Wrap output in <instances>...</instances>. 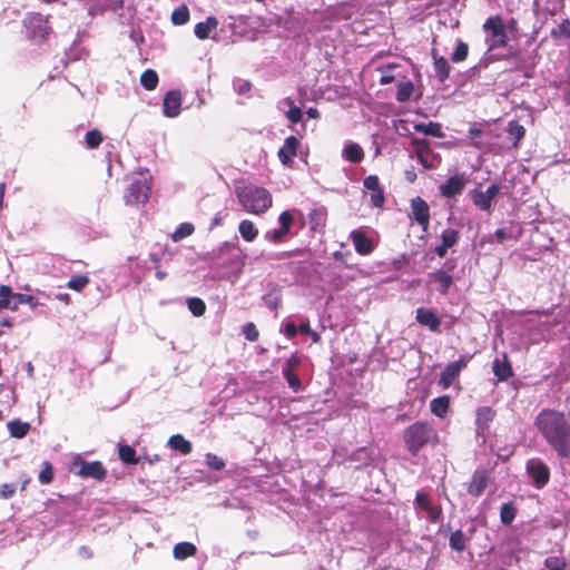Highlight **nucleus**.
Here are the masks:
<instances>
[{"label": "nucleus", "instance_id": "f257e3e1", "mask_svg": "<svg viewBox=\"0 0 570 570\" xmlns=\"http://www.w3.org/2000/svg\"><path fill=\"white\" fill-rule=\"evenodd\" d=\"M534 425L559 459H570V413L543 409Z\"/></svg>", "mask_w": 570, "mask_h": 570}, {"label": "nucleus", "instance_id": "f03ea898", "mask_svg": "<svg viewBox=\"0 0 570 570\" xmlns=\"http://www.w3.org/2000/svg\"><path fill=\"white\" fill-rule=\"evenodd\" d=\"M246 255L239 247L238 237L224 242L218 247L205 253L203 261L215 264L219 267L242 269L245 265Z\"/></svg>", "mask_w": 570, "mask_h": 570}, {"label": "nucleus", "instance_id": "7ed1b4c3", "mask_svg": "<svg viewBox=\"0 0 570 570\" xmlns=\"http://www.w3.org/2000/svg\"><path fill=\"white\" fill-rule=\"evenodd\" d=\"M235 194L244 209L249 213L262 214L272 206V196L264 187L238 186L235 188Z\"/></svg>", "mask_w": 570, "mask_h": 570}, {"label": "nucleus", "instance_id": "20e7f679", "mask_svg": "<svg viewBox=\"0 0 570 570\" xmlns=\"http://www.w3.org/2000/svg\"><path fill=\"white\" fill-rule=\"evenodd\" d=\"M485 32V43L488 46L485 60L488 62L498 61L504 58V56L489 53L498 48L505 47L508 43V35L505 31L504 22L501 16L489 17L483 26Z\"/></svg>", "mask_w": 570, "mask_h": 570}, {"label": "nucleus", "instance_id": "39448f33", "mask_svg": "<svg viewBox=\"0 0 570 570\" xmlns=\"http://www.w3.org/2000/svg\"><path fill=\"white\" fill-rule=\"evenodd\" d=\"M436 439L434 428L426 422H415L404 431V440L409 452L416 455L419 451Z\"/></svg>", "mask_w": 570, "mask_h": 570}, {"label": "nucleus", "instance_id": "423d86ee", "mask_svg": "<svg viewBox=\"0 0 570 570\" xmlns=\"http://www.w3.org/2000/svg\"><path fill=\"white\" fill-rule=\"evenodd\" d=\"M151 183L142 174H139L126 188L124 194L125 203L130 206L144 205L149 199Z\"/></svg>", "mask_w": 570, "mask_h": 570}, {"label": "nucleus", "instance_id": "0eeeda50", "mask_svg": "<svg viewBox=\"0 0 570 570\" xmlns=\"http://www.w3.org/2000/svg\"><path fill=\"white\" fill-rule=\"evenodd\" d=\"M70 471L82 479H94L97 481H102L107 474L100 461L88 462L80 455H76L71 461Z\"/></svg>", "mask_w": 570, "mask_h": 570}, {"label": "nucleus", "instance_id": "6e6552de", "mask_svg": "<svg viewBox=\"0 0 570 570\" xmlns=\"http://www.w3.org/2000/svg\"><path fill=\"white\" fill-rule=\"evenodd\" d=\"M24 27L27 30V37L32 40H45L51 27L48 20L41 13H29L24 19Z\"/></svg>", "mask_w": 570, "mask_h": 570}, {"label": "nucleus", "instance_id": "1a4fd4ad", "mask_svg": "<svg viewBox=\"0 0 570 570\" xmlns=\"http://www.w3.org/2000/svg\"><path fill=\"white\" fill-rule=\"evenodd\" d=\"M279 227L275 229L267 230L264 234V239L272 244H281L285 240L286 236L289 234L292 225L294 223V216L289 210H284L278 216Z\"/></svg>", "mask_w": 570, "mask_h": 570}, {"label": "nucleus", "instance_id": "9d476101", "mask_svg": "<svg viewBox=\"0 0 570 570\" xmlns=\"http://www.w3.org/2000/svg\"><path fill=\"white\" fill-rule=\"evenodd\" d=\"M525 469L537 489H542L549 482L550 470L541 459L528 460Z\"/></svg>", "mask_w": 570, "mask_h": 570}, {"label": "nucleus", "instance_id": "9b49d317", "mask_svg": "<svg viewBox=\"0 0 570 570\" xmlns=\"http://www.w3.org/2000/svg\"><path fill=\"white\" fill-rule=\"evenodd\" d=\"M468 180L464 173H456L440 185V194L446 198H453L461 194Z\"/></svg>", "mask_w": 570, "mask_h": 570}, {"label": "nucleus", "instance_id": "f8f14e48", "mask_svg": "<svg viewBox=\"0 0 570 570\" xmlns=\"http://www.w3.org/2000/svg\"><path fill=\"white\" fill-rule=\"evenodd\" d=\"M411 210L413 219L426 232L430 224V207L428 203L420 196H416L411 199Z\"/></svg>", "mask_w": 570, "mask_h": 570}, {"label": "nucleus", "instance_id": "ddd939ff", "mask_svg": "<svg viewBox=\"0 0 570 570\" xmlns=\"http://www.w3.org/2000/svg\"><path fill=\"white\" fill-rule=\"evenodd\" d=\"M466 363L468 361L464 357L449 363L440 374L439 385L443 389L450 387L454 380L460 375V372L466 366Z\"/></svg>", "mask_w": 570, "mask_h": 570}, {"label": "nucleus", "instance_id": "4468645a", "mask_svg": "<svg viewBox=\"0 0 570 570\" xmlns=\"http://www.w3.org/2000/svg\"><path fill=\"white\" fill-rule=\"evenodd\" d=\"M415 313V320L419 324H421L422 326H426L430 331L434 333L440 332L441 320L434 309L419 307Z\"/></svg>", "mask_w": 570, "mask_h": 570}, {"label": "nucleus", "instance_id": "2eb2a0df", "mask_svg": "<svg viewBox=\"0 0 570 570\" xmlns=\"http://www.w3.org/2000/svg\"><path fill=\"white\" fill-rule=\"evenodd\" d=\"M415 503L421 510L426 512L430 522L436 523L440 521L442 509L439 505L432 504L426 493L419 491L415 495Z\"/></svg>", "mask_w": 570, "mask_h": 570}, {"label": "nucleus", "instance_id": "dca6fc26", "mask_svg": "<svg viewBox=\"0 0 570 570\" xmlns=\"http://www.w3.org/2000/svg\"><path fill=\"white\" fill-rule=\"evenodd\" d=\"M181 97L176 90L168 91L163 100V112L166 117L174 118L180 114Z\"/></svg>", "mask_w": 570, "mask_h": 570}, {"label": "nucleus", "instance_id": "f3484780", "mask_svg": "<svg viewBox=\"0 0 570 570\" xmlns=\"http://www.w3.org/2000/svg\"><path fill=\"white\" fill-rule=\"evenodd\" d=\"M299 140L295 136L285 139L284 145L279 148L277 155L284 166L293 164V157L296 156Z\"/></svg>", "mask_w": 570, "mask_h": 570}, {"label": "nucleus", "instance_id": "a211bd4d", "mask_svg": "<svg viewBox=\"0 0 570 570\" xmlns=\"http://www.w3.org/2000/svg\"><path fill=\"white\" fill-rule=\"evenodd\" d=\"M459 240V232L453 228H446L441 233V244L434 248L435 254L443 258L448 249L454 246Z\"/></svg>", "mask_w": 570, "mask_h": 570}, {"label": "nucleus", "instance_id": "6ab92c4d", "mask_svg": "<svg viewBox=\"0 0 570 570\" xmlns=\"http://www.w3.org/2000/svg\"><path fill=\"white\" fill-rule=\"evenodd\" d=\"M351 239L355 250L361 255H368L374 249L372 240L360 229H355L351 233Z\"/></svg>", "mask_w": 570, "mask_h": 570}, {"label": "nucleus", "instance_id": "aec40b11", "mask_svg": "<svg viewBox=\"0 0 570 570\" xmlns=\"http://www.w3.org/2000/svg\"><path fill=\"white\" fill-rule=\"evenodd\" d=\"M264 304L269 309H277L282 302V289L281 287L271 282L266 286V293L262 297Z\"/></svg>", "mask_w": 570, "mask_h": 570}, {"label": "nucleus", "instance_id": "412c9836", "mask_svg": "<svg viewBox=\"0 0 570 570\" xmlns=\"http://www.w3.org/2000/svg\"><path fill=\"white\" fill-rule=\"evenodd\" d=\"M492 371L499 381H507L513 375L512 366L508 360V355L503 353V357H495L492 364Z\"/></svg>", "mask_w": 570, "mask_h": 570}, {"label": "nucleus", "instance_id": "4be33fe9", "mask_svg": "<svg viewBox=\"0 0 570 570\" xmlns=\"http://www.w3.org/2000/svg\"><path fill=\"white\" fill-rule=\"evenodd\" d=\"M489 478L484 471L476 470L468 488L469 494L480 497L488 487Z\"/></svg>", "mask_w": 570, "mask_h": 570}, {"label": "nucleus", "instance_id": "5701e85b", "mask_svg": "<svg viewBox=\"0 0 570 570\" xmlns=\"http://www.w3.org/2000/svg\"><path fill=\"white\" fill-rule=\"evenodd\" d=\"M432 58L435 77L440 82H444L450 76L451 66L449 61L444 57L439 56L434 49L432 50Z\"/></svg>", "mask_w": 570, "mask_h": 570}, {"label": "nucleus", "instance_id": "b1692460", "mask_svg": "<svg viewBox=\"0 0 570 570\" xmlns=\"http://www.w3.org/2000/svg\"><path fill=\"white\" fill-rule=\"evenodd\" d=\"M412 144L415 146L416 156L422 166L426 169H431L432 165L428 161V159H438L439 157L431 153L425 140L414 138Z\"/></svg>", "mask_w": 570, "mask_h": 570}, {"label": "nucleus", "instance_id": "393cba45", "mask_svg": "<svg viewBox=\"0 0 570 570\" xmlns=\"http://www.w3.org/2000/svg\"><path fill=\"white\" fill-rule=\"evenodd\" d=\"M494 417V412L490 406L479 407L476 411V434L483 435L484 431L488 430L490 422H492Z\"/></svg>", "mask_w": 570, "mask_h": 570}, {"label": "nucleus", "instance_id": "a878e982", "mask_svg": "<svg viewBox=\"0 0 570 570\" xmlns=\"http://www.w3.org/2000/svg\"><path fill=\"white\" fill-rule=\"evenodd\" d=\"M429 277L432 282L439 284L438 291L443 295L448 294L451 285L453 284V277L444 269H436L430 273Z\"/></svg>", "mask_w": 570, "mask_h": 570}, {"label": "nucleus", "instance_id": "bb28decb", "mask_svg": "<svg viewBox=\"0 0 570 570\" xmlns=\"http://www.w3.org/2000/svg\"><path fill=\"white\" fill-rule=\"evenodd\" d=\"M217 27L218 20L215 17L210 16L207 17L205 21L196 23L194 28V33L198 39L205 40L210 37V32L216 30Z\"/></svg>", "mask_w": 570, "mask_h": 570}, {"label": "nucleus", "instance_id": "cd10ccee", "mask_svg": "<svg viewBox=\"0 0 570 570\" xmlns=\"http://www.w3.org/2000/svg\"><path fill=\"white\" fill-rule=\"evenodd\" d=\"M505 132L507 139L512 144L513 147H517L525 135V128L518 121L512 120L508 122Z\"/></svg>", "mask_w": 570, "mask_h": 570}, {"label": "nucleus", "instance_id": "c85d7f7f", "mask_svg": "<svg viewBox=\"0 0 570 570\" xmlns=\"http://www.w3.org/2000/svg\"><path fill=\"white\" fill-rule=\"evenodd\" d=\"M342 156L351 161V163H354V164H357V163H361L364 158V151L362 149V147L356 144V142H353V141H350L347 144H345L344 148H343V151H342Z\"/></svg>", "mask_w": 570, "mask_h": 570}, {"label": "nucleus", "instance_id": "c756f323", "mask_svg": "<svg viewBox=\"0 0 570 570\" xmlns=\"http://www.w3.org/2000/svg\"><path fill=\"white\" fill-rule=\"evenodd\" d=\"M167 445L171 450L177 451L184 455L189 454L193 450L191 443L188 440H186L181 434L171 435L168 439Z\"/></svg>", "mask_w": 570, "mask_h": 570}, {"label": "nucleus", "instance_id": "7c9ffc66", "mask_svg": "<svg viewBox=\"0 0 570 570\" xmlns=\"http://www.w3.org/2000/svg\"><path fill=\"white\" fill-rule=\"evenodd\" d=\"M449 407H450V396L449 395H442V396L435 397L430 402L431 412L435 416L441 417V419L446 415Z\"/></svg>", "mask_w": 570, "mask_h": 570}, {"label": "nucleus", "instance_id": "2f4dec72", "mask_svg": "<svg viewBox=\"0 0 570 570\" xmlns=\"http://www.w3.org/2000/svg\"><path fill=\"white\" fill-rule=\"evenodd\" d=\"M197 552V548L191 542H179L174 546L173 554L177 560H185L188 557L195 556Z\"/></svg>", "mask_w": 570, "mask_h": 570}, {"label": "nucleus", "instance_id": "473e14b6", "mask_svg": "<svg viewBox=\"0 0 570 570\" xmlns=\"http://www.w3.org/2000/svg\"><path fill=\"white\" fill-rule=\"evenodd\" d=\"M469 541V537L462 530H455L451 533L449 539V546L452 550L456 552H462L466 548V542Z\"/></svg>", "mask_w": 570, "mask_h": 570}, {"label": "nucleus", "instance_id": "72a5a7b5", "mask_svg": "<svg viewBox=\"0 0 570 570\" xmlns=\"http://www.w3.org/2000/svg\"><path fill=\"white\" fill-rule=\"evenodd\" d=\"M118 455L126 464H138L141 462V456H136V451L128 444H119Z\"/></svg>", "mask_w": 570, "mask_h": 570}, {"label": "nucleus", "instance_id": "f704fd0d", "mask_svg": "<svg viewBox=\"0 0 570 570\" xmlns=\"http://www.w3.org/2000/svg\"><path fill=\"white\" fill-rule=\"evenodd\" d=\"M238 232L246 242H253L258 235V229L255 227L254 223L248 219H243L239 223Z\"/></svg>", "mask_w": 570, "mask_h": 570}, {"label": "nucleus", "instance_id": "c9c22d12", "mask_svg": "<svg viewBox=\"0 0 570 570\" xmlns=\"http://www.w3.org/2000/svg\"><path fill=\"white\" fill-rule=\"evenodd\" d=\"M7 426L10 435L17 439L26 436L30 430V424L20 420H12L8 422Z\"/></svg>", "mask_w": 570, "mask_h": 570}, {"label": "nucleus", "instance_id": "e433bc0d", "mask_svg": "<svg viewBox=\"0 0 570 570\" xmlns=\"http://www.w3.org/2000/svg\"><path fill=\"white\" fill-rule=\"evenodd\" d=\"M282 104L286 105L288 107V110L286 111V118L292 122V124H298L302 121L303 119V111L299 107H297L294 101L287 97L285 99H283Z\"/></svg>", "mask_w": 570, "mask_h": 570}, {"label": "nucleus", "instance_id": "4c0bfd02", "mask_svg": "<svg viewBox=\"0 0 570 570\" xmlns=\"http://www.w3.org/2000/svg\"><path fill=\"white\" fill-rule=\"evenodd\" d=\"M414 129L417 132H422L428 136L441 137V125L438 122H417L414 125Z\"/></svg>", "mask_w": 570, "mask_h": 570}, {"label": "nucleus", "instance_id": "58836bf2", "mask_svg": "<svg viewBox=\"0 0 570 570\" xmlns=\"http://www.w3.org/2000/svg\"><path fill=\"white\" fill-rule=\"evenodd\" d=\"M12 301L14 304V311H17L19 305H21V304L29 305L31 309H35L39 305L38 299L35 296L29 295V294L12 292Z\"/></svg>", "mask_w": 570, "mask_h": 570}, {"label": "nucleus", "instance_id": "ea45409f", "mask_svg": "<svg viewBox=\"0 0 570 570\" xmlns=\"http://www.w3.org/2000/svg\"><path fill=\"white\" fill-rule=\"evenodd\" d=\"M473 204L481 210L490 212L492 208V200L481 190H473Z\"/></svg>", "mask_w": 570, "mask_h": 570}, {"label": "nucleus", "instance_id": "a19ab883", "mask_svg": "<svg viewBox=\"0 0 570 570\" xmlns=\"http://www.w3.org/2000/svg\"><path fill=\"white\" fill-rule=\"evenodd\" d=\"M140 83L146 90H154L158 85V75L153 69H147L140 77Z\"/></svg>", "mask_w": 570, "mask_h": 570}, {"label": "nucleus", "instance_id": "79ce46f5", "mask_svg": "<svg viewBox=\"0 0 570 570\" xmlns=\"http://www.w3.org/2000/svg\"><path fill=\"white\" fill-rule=\"evenodd\" d=\"M517 514V509L512 502L502 504L500 509V520L504 525H510Z\"/></svg>", "mask_w": 570, "mask_h": 570}, {"label": "nucleus", "instance_id": "37998d69", "mask_svg": "<svg viewBox=\"0 0 570 570\" xmlns=\"http://www.w3.org/2000/svg\"><path fill=\"white\" fill-rule=\"evenodd\" d=\"M8 308L14 311L12 301V288L8 285L0 286V309Z\"/></svg>", "mask_w": 570, "mask_h": 570}, {"label": "nucleus", "instance_id": "c03bdc74", "mask_svg": "<svg viewBox=\"0 0 570 570\" xmlns=\"http://www.w3.org/2000/svg\"><path fill=\"white\" fill-rule=\"evenodd\" d=\"M170 19L175 26H183L187 23L189 20V9L187 6L181 4L173 11Z\"/></svg>", "mask_w": 570, "mask_h": 570}, {"label": "nucleus", "instance_id": "a18cd8bd", "mask_svg": "<svg viewBox=\"0 0 570 570\" xmlns=\"http://www.w3.org/2000/svg\"><path fill=\"white\" fill-rule=\"evenodd\" d=\"M414 90L411 81L400 82L396 90V100L399 102H406L410 100Z\"/></svg>", "mask_w": 570, "mask_h": 570}, {"label": "nucleus", "instance_id": "49530a36", "mask_svg": "<svg viewBox=\"0 0 570 570\" xmlns=\"http://www.w3.org/2000/svg\"><path fill=\"white\" fill-rule=\"evenodd\" d=\"M195 230V227L191 223H181L175 232L171 234L173 242H179L188 236H190Z\"/></svg>", "mask_w": 570, "mask_h": 570}, {"label": "nucleus", "instance_id": "de8ad7c7", "mask_svg": "<svg viewBox=\"0 0 570 570\" xmlns=\"http://www.w3.org/2000/svg\"><path fill=\"white\" fill-rule=\"evenodd\" d=\"M469 53V46L462 40L456 41V47L451 55V60L455 63L464 61Z\"/></svg>", "mask_w": 570, "mask_h": 570}, {"label": "nucleus", "instance_id": "09e8293b", "mask_svg": "<svg viewBox=\"0 0 570 570\" xmlns=\"http://www.w3.org/2000/svg\"><path fill=\"white\" fill-rule=\"evenodd\" d=\"M187 306L194 316H202L206 311V304L202 298L190 297L187 299Z\"/></svg>", "mask_w": 570, "mask_h": 570}, {"label": "nucleus", "instance_id": "8fccbe9b", "mask_svg": "<svg viewBox=\"0 0 570 570\" xmlns=\"http://www.w3.org/2000/svg\"><path fill=\"white\" fill-rule=\"evenodd\" d=\"M89 284V277L86 275H73L67 283V287L76 292H81Z\"/></svg>", "mask_w": 570, "mask_h": 570}, {"label": "nucleus", "instance_id": "3c124183", "mask_svg": "<svg viewBox=\"0 0 570 570\" xmlns=\"http://www.w3.org/2000/svg\"><path fill=\"white\" fill-rule=\"evenodd\" d=\"M282 373H283V376L286 380L289 389L293 392H299L302 389V382H301L298 375L295 372L289 371V370H282Z\"/></svg>", "mask_w": 570, "mask_h": 570}, {"label": "nucleus", "instance_id": "603ef678", "mask_svg": "<svg viewBox=\"0 0 570 570\" xmlns=\"http://www.w3.org/2000/svg\"><path fill=\"white\" fill-rule=\"evenodd\" d=\"M325 217H326L325 208L321 207V208L312 209L309 213V220L312 224V228L316 229V227L323 226L325 223Z\"/></svg>", "mask_w": 570, "mask_h": 570}, {"label": "nucleus", "instance_id": "864d4df0", "mask_svg": "<svg viewBox=\"0 0 570 570\" xmlns=\"http://www.w3.org/2000/svg\"><path fill=\"white\" fill-rule=\"evenodd\" d=\"M542 570H567V564L563 559L551 556L544 560V569Z\"/></svg>", "mask_w": 570, "mask_h": 570}, {"label": "nucleus", "instance_id": "5fc2aeb1", "mask_svg": "<svg viewBox=\"0 0 570 570\" xmlns=\"http://www.w3.org/2000/svg\"><path fill=\"white\" fill-rule=\"evenodd\" d=\"M550 36L554 39L568 38L570 39V20H564L558 27L553 28Z\"/></svg>", "mask_w": 570, "mask_h": 570}, {"label": "nucleus", "instance_id": "6e6d98bb", "mask_svg": "<svg viewBox=\"0 0 570 570\" xmlns=\"http://www.w3.org/2000/svg\"><path fill=\"white\" fill-rule=\"evenodd\" d=\"M102 141V135L99 130L92 129L86 134V144L88 148H97Z\"/></svg>", "mask_w": 570, "mask_h": 570}, {"label": "nucleus", "instance_id": "4d7b16f0", "mask_svg": "<svg viewBox=\"0 0 570 570\" xmlns=\"http://www.w3.org/2000/svg\"><path fill=\"white\" fill-rule=\"evenodd\" d=\"M205 461H206L207 465L215 471H220L226 465L222 458H219L213 453H207L205 456Z\"/></svg>", "mask_w": 570, "mask_h": 570}, {"label": "nucleus", "instance_id": "13d9d810", "mask_svg": "<svg viewBox=\"0 0 570 570\" xmlns=\"http://www.w3.org/2000/svg\"><path fill=\"white\" fill-rule=\"evenodd\" d=\"M39 482L42 484H49L53 480L52 466L49 462H45L43 469L38 475Z\"/></svg>", "mask_w": 570, "mask_h": 570}, {"label": "nucleus", "instance_id": "bf43d9fd", "mask_svg": "<svg viewBox=\"0 0 570 570\" xmlns=\"http://www.w3.org/2000/svg\"><path fill=\"white\" fill-rule=\"evenodd\" d=\"M243 334L245 335L246 340L250 342H255L258 338V330L256 328L254 323H247L243 326Z\"/></svg>", "mask_w": 570, "mask_h": 570}, {"label": "nucleus", "instance_id": "052dcab7", "mask_svg": "<svg viewBox=\"0 0 570 570\" xmlns=\"http://www.w3.org/2000/svg\"><path fill=\"white\" fill-rule=\"evenodd\" d=\"M281 332L284 333L288 338H293L297 334V326L294 322L285 320L282 323Z\"/></svg>", "mask_w": 570, "mask_h": 570}, {"label": "nucleus", "instance_id": "680f3d73", "mask_svg": "<svg viewBox=\"0 0 570 570\" xmlns=\"http://www.w3.org/2000/svg\"><path fill=\"white\" fill-rule=\"evenodd\" d=\"M363 185L366 189H368L371 191H375V190L382 188L381 184H380V179L376 175L366 176L363 180Z\"/></svg>", "mask_w": 570, "mask_h": 570}, {"label": "nucleus", "instance_id": "e2e57ef3", "mask_svg": "<svg viewBox=\"0 0 570 570\" xmlns=\"http://www.w3.org/2000/svg\"><path fill=\"white\" fill-rule=\"evenodd\" d=\"M17 487L14 483H4L0 487V498L10 499L16 493Z\"/></svg>", "mask_w": 570, "mask_h": 570}, {"label": "nucleus", "instance_id": "0e129e2a", "mask_svg": "<svg viewBox=\"0 0 570 570\" xmlns=\"http://www.w3.org/2000/svg\"><path fill=\"white\" fill-rule=\"evenodd\" d=\"M302 363V356L298 354H292L285 362L283 370L295 371Z\"/></svg>", "mask_w": 570, "mask_h": 570}, {"label": "nucleus", "instance_id": "69168bd1", "mask_svg": "<svg viewBox=\"0 0 570 570\" xmlns=\"http://www.w3.org/2000/svg\"><path fill=\"white\" fill-rule=\"evenodd\" d=\"M385 197H384V189H377L375 191H372L371 194V203L374 207H382L384 205Z\"/></svg>", "mask_w": 570, "mask_h": 570}, {"label": "nucleus", "instance_id": "338daca9", "mask_svg": "<svg viewBox=\"0 0 570 570\" xmlns=\"http://www.w3.org/2000/svg\"><path fill=\"white\" fill-rule=\"evenodd\" d=\"M234 89L238 95H244L250 90V82L246 80L234 81Z\"/></svg>", "mask_w": 570, "mask_h": 570}, {"label": "nucleus", "instance_id": "774afa93", "mask_svg": "<svg viewBox=\"0 0 570 570\" xmlns=\"http://www.w3.org/2000/svg\"><path fill=\"white\" fill-rule=\"evenodd\" d=\"M500 193V186L498 184H491L484 194L493 202V199L498 196Z\"/></svg>", "mask_w": 570, "mask_h": 570}]
</instances>
